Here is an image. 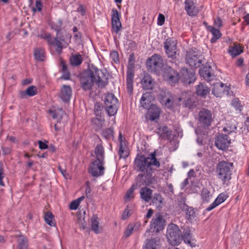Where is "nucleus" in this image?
Masks as SVG:
<instances>
[{
    "mask_svg": "<svg viewBox=\"0 0 249 249\" xmlns=\"http://www.w3.org/2000/svg\"><path fill=\"white\" fill-rule=\"evenodd\" d=\"M180 79L185 84H190L196 79L195 72L192 70L182 68L179 73Z\"/></svg>",
    "mask_w": 249,
    "mask_h": 249,
    "instance_id": "9b49d317",
    "label": "nucleus"
},
{
    "mask_svg": "<svg viewBox=\"0 0 249 249\" xmlns=\"http://www.w3.org/2000/svg\"><path fill=\"white\" fill-rule=\"evenodd\" d=\"M214 25L217 27H220L222 26V20L218 17L214 20Z\"/></svg>",
    "mask_w": 249,
    "mask_h": 249,
    "instance_id": "0e129e2a",
    "label": "nucleus"
},
{
    "mask_svg": "<svg viewBox=\"0 0 249 249\" xmlns=\"http://www.w3.org/2000/svg\"><path fill=\"white\" fill-rule=\"evenodd\" d=\"M58 168L65 178L68 179L69 178V175L67 173L65 169H62L60 166H58Z\"/></svg>",
    "mask_w": 249,
    "mask_h": 249,
    "instance_id": "4d7b16f0",
    "label": "nucleus"
},
{
    "mask_svg": "<svg viewBox=\"0 0 249 249\" xmlns=\"http://www.w3.org/2000/svg\"><path fill=\"white\" fill-rule=\"evenodd\" d=\"M36 8L33 7L32 8V10L34 12H36V10H37L38 11H40L41 10V9H42V4H41V3L40 0H37L36 1Z\"/></svg>",
    "mask_w": 249,
    "mask_h": 249,
    "instance_id": "6e6d98bb",
    "label": "nucleus"
},
{
    "mask_svg": "<svg viewBox=\"0 0 249 249\" xmlns=\"http://www.w3.org/2000/svg\"><path fill=\"white\" fill-rule=\"evenodd\" d=\"M171 133V131H170L166 126H160L157 131V133L163 138H168Z\"/></svg>",
    "mask_w": 249,
    "mask_h": 249,
    "instance_id": "2f4dec72",
    "label": "nucleus"
},
{
    "mask_svg": "<svg viewBox=\"0 0 249 249\" xmlns=\"http://www.w3.org/2000/svg\"><path fill=\"white\" fill-rule=\"evenodd\" d=\"M152 202L157 206V208L161 207L163 205V201L161 195L157 194H155L152 199Z\"/></svg>",
    "mask_w": 249,
    "mask_h": 249,
    "instance_id": "ea45409f",
    "label": "nucleus"
},
{
    "mask_svg": "<svg viewBox=\"0 0 249 249\" xmlns=\"http://www.w3.org/2000/svg\"><path fill=\"white\" fill-rule=\"evenodd\" d=\"M198 121L204 127L209 126L213 121L211 111L205 108L202 109L198 113Z\"/></svg>",
    "mask_w": 249,
    "mask_h": 249,
    "instance_id": "1a4fd4ad",
    "label": "nucleus"
},
{
    "mask_svg": "<svg viewBox=\"0 0 249 249\" xmlns=\"http://www.w3.org/2000/svg\"><path fill=\"white\" fill-rule=\"evenodd\" d=\"M232 105L235 107L236 109L241 110V106L240 105L239 100L238 99H234L232 101Z\"/></svg>",
    "mask_w": 249,
    "mask_h": 249,
    "instance_id": "3c124183",
    "label": "nucleus"
},
{
    "mask_svg": "<svg viewBox=\"0 0 249 249\" xmlns=\"http://www.w3.org/2000/svg\"><path fill=\"white\" fill-rule=\"evenodd\" d=\"M111 25L113 31L116 34L122 29L119 13L117 10L114 9L112 10Z\"/></svg>",
    "mask_w": 249,
    "mask_h": 249,
    "instance_id": "ddd939ff",
    "label": "nucleus"
},
{
    "mask_svg": "<svg viewBox=\"0 0 249 249\" xmlns=\"http://www.w3.org/2000/svg\"><path fill=\"white\" fill-rule=\"evenodd\" d=\"M210 91V89L205 83H200L196 87V94L202 97L205 98Z\"/></svg>",
    "mask_w": 249,
    "mask_h": 249,
    "instance_id": "a211bd4d",
    "label": "nucleus"
},
{
    "mask_svg": "<svg viewBox=\"0 0 249 249\" xmlns=\"http://www.w3.org/2000/svg\"><path fill=\"white\" fill-rule=\"evenodd\" d=\"M96 160L104 161V149L102 144H97L94 150Z\"/></svg>",
    "mask_w": 249,
    "mask_h": 249,
    "instance_id": "393cba45",
    "label": "nucleus"
},
{
    "mask_svg": "<svg viewBox=\"0 0 249 249\" xmlns=\"http://www.w3.org/2000/svg\"><path fill=\"white\" fill-rule=\"evenodd\" d=\"M231 143V140L226 134L218 135L215 142L216 146L220 150L226 149Z\"/></svg>",
    "mask_w": 249,
    "mask_h": 249,
    "instance_id": "4468645a",
    "label": "nucleus"
},
{
    "mask_svg": "<svg viewBox=\"0 0 249 249\" xmlns=\"http://www.w3.org/2000/svg\"><path fill=\"white\" fill-rule=\"evenodd\" d=\"M18 249H28V243L27 237L22 235L18 236Z\"/></svg>",
    "mask_w": 249,
    "mask_h": 249,
    "instance_id": "cd10ccee",
    "label": "nucleus"
},
{
    "mask_svg": "<svg viewBox=\"0 0 249 249\" xmlns=\"http://www.w3.org/2000/svg\"><path fill=\"white\" fill-rule=\"evenodd\" d=\"M201 198L204 202H209L212 197L211 192L207 189L204 188L201 191Z\"/></svg>",
    "mask_w": 249,
    "mask_h": 249,
    "instance_id": "c9c22d12",
    "label": "nucleus"
},
{
    "mask_svg": "<svg viewBox=\"0 0 249 249\" xmlns=\"http://www.w3.org/2000/svg\"><path fill=\"white\" fill-rule=\"evenodd\" d=\"M185 106L189 109H192L196 106V102L192 98H188L185 101Z\"/></svg>",
    "mask_w": 249,
    "mask_h": 249,
    "instance_id": "37998d69",
    "label": "nucleus"
},
{
    "mask_svg": "<svg viewBox=\"0 0 249 249\" xmlns=\"http://www.w3.org/2000/svg\"><path fill=\"white\" fill-rule=\"evenodd\" d=\"M154 100V97L153 96L151 92H146L142 95L141 98V105L143 108L148 109L152 106L154 105L151 104L152 101Z\"/></svg>",
    "mask_w": 249,
    "mask_h": 249,
    "instance_id": "2eb2a0df",
    "label": "nucleus"
},
{
    "mask_svg": "<svg viewBox=\"0 0 249 249\" xmlns=\"http://www.w3.org/2000/svg\"><path fill=\"white\" fill-rule=\"evenodd\" d=\"M149 113L150 114V119L151 121H154L159 118L160 112V109L156 105L152 106L148 109Z\"/></svg>",
    "mask_w": 249,
    "mask_h": 249,
    "instance_id": "b1692460",
    "label": "nucleus"
},
{
    "mask_svg": "<svg viewBox=\"0 0 249 249\" xmlns=\"http://www.w3.org/2000/svg\"><path fill=\"white\" fill-rule=\"evenodd\" d=\"M79 204L80 203L78 202V200L76 199L74 200L71 202L70 205V208L71 210H76Z\"/></svg>",
    "mask_w": 249,
    "mask_h": 249,
    "instance_id": "603ef678",
    "label": "nucleus"
},
{
    "mask_svg": "<svg viewBox=\"0 0 249 249\" xmlns=\"http://www.w3.org/2000/svg\"><path fill=\"white\" fill-rule=\"evenodd\" d=\"M166 236L169 242L172 245H178L181 241V231L178 227L174 224L168 225Z\"/></svg>",
    "mask_w": 249,
    "mask_h": 249,
    "instance_id": "20e7f679",
    "label": "nucleus"
},
{
    "mask_svg": "<svg viewBox=\"0 0 249 249\" xmlns=\"http://www.w3.org/2000/svg\"><path fill=\"white\" fill-rule=\"evenodd\" d=\"M182 239L185 242L190 243V235L189 232L186 231L183 235H181V240Z\"/></svg>",
    "mask_w": 249,
    "mask_h": 249,
    "instance_id": "864d4df0",
    "label": "nucleus"
},
{
    "mask_svg": "<svg viewBox=\"0 0 249 249\" xmlns=\"http://www.w3.org/2000/svg\"><path fill=\"white\" fill-rule=\"evenodd\" d=\"M177 43L171 39H167L164 42V48L166 53L169 57L174 59L176 57L177 52Z\"/></svg>",
    "mask_w": 249,
    "mask_h": 249,
    "instance_id": "f8f14e48",
    "label": "nucleus"
},
{
    "mask_svg": "<svg viewBox=\"0 0 249 249\" xmlns=\"http://www.w3.org/2000/svg\"><path fill=\"white\" fill-rule=\"evenodd\" d=\"M34 56L37 61H44L45 57L44 49L42 48L35 49L34 50Z\"/></svg>",
    "mask_w": 249,
    "mask_h": 249,
    "instance_id": "7c9ffc66",
    "label": "nucleus"
},
{
    "mask_svg": "<svg viewBox=\"0 0 249 249\" xmlns=\"http://www.w3.org/2000/svg\"><path fill=\"white\" fill-rule=\"evenodd\" d=\"M39 148L41 149H46L48 148V145L41 141L38 142Z\"/></svg>",
    "mask_w": 249,
    "mask_h": 249,
    "instance_id": "69168bd1",
    "label": "nucleus"
},
{
    "mask_svg": "<svg viewBox=\"0 0 249 249\" xmlns=\"http://www.w3.org/2000/svg\"><path fill=\"white\" fill-rule=\"evenodd\" d=\"M54 218L53 215L50 212H47L44 216V219L46 223L50 226H54L55 223L53 221Z\"/></svg>",
    "mask_w": 249,
    "mask_h": 249,
    "instance_id": "4c0bfd02",
    "label": "nucleus"
},
{
    "mask_svg": "<svg viewBox=\"0 0 249 249\" xmlns=\"http://www.w3.org/2000/svg\"><path fill=\"white\" fill-rule=\"evenodd\" d=\"M165 21L164 16L162 14H160L158 17V24L159 25H162Z\"/></svg>",
    "mask_w": 249,
    "mask_h": 249,
    "instance_id": "e2e57ef3",
    "label": "nucleus"
},
{
    "mask_svg": "<svg viewBox=\"0 0 249 249\" xmlns=\"http://www.w3.org/2000/svg\"><path fill=\"white\" fill-rule=\"evenodd\" d=\"M77 223L79 225L80 228L83 230L85 229L87 227V223L85 222L84 218L79 217L77 219Z\"/></svg>",
    "mask_w": 249,
    "mask_h": 249,
    "instance_id": "8fccbe9b",
    "label": "nucleus"
},
{
    "mask_svg": "<svg viewBox=\"0 0 249 249\" xmlns=\"http://www.w3.org/2000/svg\"><path fill=\"white\" fill-rule=\"evenodd\" d=\"M50 113L52 114V117L54 119H57L60 121L63 116H66V114L64 112L62 108L57 109L54 111H50Z\"/></svg>",
    "mask_w": 249,
    "mask_h": 249,
    "instance_id": "f704fd0d",
    "label": "nucleus"
},
{
    "mask_svg": "<svg viewBox=\"0 0 249 249\" xmlns=\"http://www.w3.org/2000/svg\"><path fill=\"white\" fill-rule=\"evenodd\" d=\"M185 9L187 14L190 16L196 15L198 12V10L195 6V3L192 0H185Z\"/></svg>",
    "mask_w": 249,
    "mask_h": 249,
    "instance_id": "f3484780",
    "label": "nucleus"
},
{
    "mask_svg": "<svg viewBox=\"0 0 249 249\" xmlns=\"http://www.w3.org/2000/svg\"><path fill=\"white\" fill-rule=\"evenodd\" d=\"M83 61V58L80 54L72 55L71 58V64L74 66L80 65Z\"/></svg>",
    "mask_w": 249,
    "mask_h": 249,
    "instance_id": "e433bc0d",
    "label": "nucleus"
},
{
    "mask_svg": "<svg viewBox=\"0 0 249 249\" xmlns=\"http://www.w3.org/2000/svg\"><path fill=\"white\" fill-rule=\"evenodd\" d=\"M134 75L131 71H128L126 76V85L128 93L130 95L133 92V79Z\"/></svg>",
    "mask_w": 249,
    "mask_h": 249,
    "instance_id": "c85d7f7f",
    "label": "nucleus"
},
{
    "mask_svg": "<svg viewBox=\"0 0 249 249\" xmlns=\"http://www.w3.org/2000/svg\"><path fill=\"white\" fill-rule=\"evenodd\" d=\"M61 65L62 66V71L63 73V75L61 78L64 79H69L70 73L68 71L67 66L63 61L61 62Z\"/></svg>",
    "mask_w": 249,
    "mask_h": 249,
    "instance_id": "79ce46f5",
    "label": "nucleus"
},
{
    "mask_svg": "<svg viewBox=\"0 0 249 249\" xmlns=\"http://www.w3.org/2000/svg\"><path fill=\"white\" fill-rule=\"evenodd\" d=\"M98 217L96 215H93L91 218V230L96 233L100 232L99 227V221H98Z\"/></svg>",
    "mask_w": 249,
    "mask_h": 249,
    "instance_id": "72a5a7b5",
    "label": "nucleus"
},
{
    "mask_svg": "<svg viewBox=\"0 0 249 249\" xmlns=\"http://www.w3.org/2000/svg\"><path fill=\"white\" fill-rule=\"evenodd\" d=\"M165 220L163 217L160 214L155 215L151 221L150 230L152 232H159L164 229Z\"/></svg>",
    "mask_w": 249,
    "mask_h": 249,
    "instance_id": "9d476101",
    "label": "nucleus"
},
{
    "mask_svg": "<svg viewBox=\"0 0 249 249\" xmlns=\"http://www.w3.org/2000/svg\"><path fill=\"white\" fill-rule=\"evenodd\" d=\"M3 170L1 164L0 163V185L3 186L4 185L2 179L4 178Z\"/></svg>",
    "mask_w": 249,
    "mask_h": 249,
    "instance_id": "13d9d810",
    "label": "nucleus"
},
{
    "mask_svg": "<svg viewBox=\"0 0 249 249\" xmlns=\"http://www.w3.org/2000/svg\"><path fill=\"white\" fill-rule=\"evenodd\" d=\"M104 77L105 75L102 71L92 65L88 70L85 71L81 75V86L85 90H89L95 83L98 87L103 88L107 84L103 80Z\"/></svg>",
    "mask_w": 249,
    "mask_h": 249,
    "instance_id": "f03ea898",
    "label": "nucleus"
},
{
    "mask_svg": "<svg viewBox=\"0 0 249 249\" xmlns=\"http://www.w3.org/2000/svg\"><path fill=\"white\" fill-rule=\"evenodd\" d=\"M141 198L145 202H149L152 198V190L146 187L141 188L140 191Z\"/></svg>",
    "mask_w": 249,
    "mask_h": 249,
    "instance_id": "4be33fe9",
    "label": "nucleus"
},
{
    "mask_svg": "<svg viewBox=\"0 0 249 249\" xmlns=\"http://www.w3.org/2000/svg\"><path fill=\"white\" fill-rule=\"evenodd\" d=\"M160 241L157 239H148L146 240L143 249H157L159 247Z\"/></svg>",
    "mask_w": 249,
    "mask_h": 249,
    "instance_id": "bb28decb",
    "label": "nucleus"
},
{
    "mask_svg": "<svg viewBox=\"0 0 249 249\" xmlns=\"http://www.w3.org/2000/svg\"><path fill=\"white\" fill-rule=\"evenodd\" d=\"M26 93L29 96H33L37 94V89L36 87L31 86L26 89Z\"/></svg>",
    "mask_w": 249,
    "mask_h": 249,
    "instance_id": "c03bdc74",
    "label": "nucleus"
},
{
    "mask_svg": "<svg viewBox=\"0 0 249 249\" xmlns=\"http://www.w3.org/2000/svg\"><path fill=\"white\" fill-rule=\"evenodd\" d=\"M103 135L107 139H109L113 137V129L111 128L106 129L103 131Z\"/></svg>",
    "mask_w": 249,
    "mask_h": 249,
    "instance_id": "de8ad7c7",
    "label": "nucleus"
},
{
    "mask_svg": "<svg viewBox=\"0 0 249 249\" xmlns=\"http://www.w3.org/2000/svg\"><path fill=\"white\" fill-rule=\"evenodd\" d=\"M110 56L112 59L115 62H117L119 61L118 53L116 51H113L110 53Z\"/></svg>",
    "mask_w": 249,
    "mask_h": 249,
    "instance_id": "5fc2aeb1",
    "label": "nucleus"
},
{
    "mask_svg": "<svg viewBox=\"0 0 249 249\" xmlns=\"http://www.w3.org/2000/svg\"><path fill=\"white\" fill-rule=\"evenodd\" d=\"M118 99L112 93H108L105 98L106 110L109 116H113L117 111Z\"/></svg>",
    "mask_w": 249,
    "mask_h": 249,
    "instance_id": "423d86ee",
    "label": "nucleus"
},
{
    "mask_svg": "<svg viewBox=\"0 0 249 249\" xmlns=\"http://www.w3.org/2000/svg\"><path fill=\"white\" fill-rule=\"evenodd\" d=\"M185 212L186 218L190 221H191L195 217V212L192 207H189Z\"/></svg>",
    "mask_w": 249,
    "mask_h": 249,
    "instance_id": "a19ab883",
    "label": "nucleus"
},
{
    "mask_svg": "<svg viewBox=\"0 0 249 249\" xmlns=\"http://www.w3.org/2000/svg\"><path fill=\"white\" fill-rule=\"evenodd\" d=\"M43 38L46 39L49 44H53V42L52 40L53 38L51 37L49 34H45L42 35Z\"/></svg>",
    "mask_w": 249,
    "mask_h": 249,
    "instance_id": "bf43d9fd",
    "label": "nucleus"
},
{
    "mask_svg": "<svg viewBox=\"0 0 249 249\" xmlns=\"http://www.w3.org/2000/svg\"><path fill=\"white\" fill-rule=\"evenodd\" d=\"M233 168V163L225 161H220L217 165L216 172L218 178L221 179L223 185L229 184L231 179V170Z\"/></svg>",
    "mask_w": 249,
    "mask_h": 249,
    "instance_id": "7ed1b4c3",
    "label": "nucleus"
},
{
    "mask_svg": "<svg viewBox=\"0 0 249 249\" xmlns=\"http://www.w3.org/2000/svg\"><path fill=\"white\" fill-rule=\"evenodd\" d=\"M134 166L137 171L144 173L137 176L135 183L133 184L137 188L142 186L148 185L151 183V173L154 169L152 167L159 168L160 163L157 160L154 152L151 153L148 157L143 156L137 157L134 161Z\"/></svg>",
    "mask_w": 249,
    "mask_h": 249,
    "instance_id": "f257e3e1",
    "label": "nucleus"
},
{
    "mask_svg": "<svg viewBox=\"0 0 249 249\" xmlns=\"http://www.w3.org/2000/svg\"><path fill=\"white\" fill-rule=\"evenodd\" d=\"M136 189L135 186L132 185L130 188L127 191L125 196V198L128 200L133 198L134 197L133 193Z\"/></svg>",
    "mask_w": 249,
    "mask_h": 249,
    "instance_id": "49530a36",
    "label": "nucleus"
},
{
    "mask_svg": "<svg viewBox=\"0 0 249 249\" xmlns=\"http://www.w3.org/2000/svg\"><path fill=\"white\" fill-rule=\"evenodd\" d=\"M212 93L216 97H220L224 93L226 86L222 83L217 82L213 84Z\"/></svg>",
    "mask_w": 249,
    "mask_h": 249,
    "instance_id": "6ab92c4d",
    "label": "nucleus"
},
{
    "mask_svg": "<svg viewBox=\"0 0 249 249\" xmlns=\"http://www.w3.org/2000/svg\"><path fill=\"white\" fill-rule=\"evenodd\" d=\"M236 129V126L235 125H232L229 127H224L223 128V131L225 132H228V133H231L232 131H234Z\"/></svg>",
    "mask_w": 249,
    "mask_h": 249,
    "instance_id": "680f3d73",
    "label": "nucleus"
},
{
    "mask_svg": "<svg viewBox=\"0 0 249 249\" xmlns=\"http://www.w3.org/2000/svg\"><path fill=\"white\" fill-rule=\"evenodd\" d=\"M119 154L120 158L125 159L128 156V152L127 151H124L123 145L121 142L120 146Z\"/></svg>",
    "mask_w": 249,
    "mask_h": 249,
    "instance_id": "09e8293b",
    "label": "nucleus"
},
{
    "mask_svg": "<svg viewBox=\"0 0 249 249\" xmlns=\"http://www.w3.org/2000/svg\"><path fill=\"white\" fill-rule=\"evenodd\" d=\"M179 207L183 211H185L189 207L184 201H180L179 203Z\"/></svg>",
    "mask_w": 249,
    "mask_h": 249,
    "instance_id": "338daca9",
    "label": "nucleus"
},
{
    "mask_svg": "<svg viewBox=\"0 0 249 249\" xmlns=\"http://www.w3.org/2000/svg\"><path fill=\"white\" fill-rule=\"evenodd\" d=\"M142 83L145 89H151L153 86V81L151 76L148 74L144 75Z\"/></svg>",
    "mask_w": 249,
    "mask_h": 249,
    "instance_id": "a878e982",
    "label": "nucleus"
},
{
    "mask_svg": "<svg viewBox=\"0 0 249 249\" xmlns=\"http://www.w3.org/2000/svg\"><path fill=\"white\" fill-rule=\"evenodd\" d=\"M71 89L70 86L63 85L61 89L59 97L64 102H68L71 96Z\"/></svg>",
    "mask_w": 249,
    "mask_h": 249,
    "instance_id": "dca6fc26",
    "label": "nucleus"
},
{
    "mask_svg": "<svg viewBox=\"0 0 249 249\" xmlns=\"http://www.w3.org/2000/svg\"><path fill=\"white\" fill-rule=\"evenodd\" d=\"M226 198L227 196L226 195H225L224 194H220L217 196V197L216 198L214 201L206 209V211H211L215 207H216L217 206H218L219 204L224 202L226 199Z\"/></svg>",
    "mask_w": 249,
    "mask_h": 249,
    "instance_id": "5701e85b",
    "label": "nucleus"
},
{
    "mask_svg": "<svg viewBox=\"0 0 249 249\" xmlns=\"http://www.w3.org/2000/svg\"><path fill=\"white\" fill-rule=\"evenodd\" d=\"M243 47L239 46L234 44L233 46L230 47L229 49V53L233 56L239 55L243 52Z\"/></svg>",
    "mask_w": 249,
    "mask_h": 249,
    "instance_id": "473e14b6",
    "label": "nucleus"
},
{
    "mask_svg": "<svg viewBox=\"0 0 249 249\" xmlns=\"http://www.w3.org/2000/svg\"><path fill=\"white\" fill-rule=\"evenodd\" d=\"M186 61L190 66L197 68L201 63V56L196 49H192L187 52Z\"/></svg>",
    "mask_w": 249,
    "mask_h": 249,
    "instance_id": "0eeeda50",
    "label": "nucleus"
},
{
    "mask_svg": "<svg viewBox=\"0 0 249 249\" xmlns=\"http://www.w3.org/2000/svg\"><path fill=\"white\" fill-rule=\"evenodd\" d=\"M177 99L178 100V101L181 100L180 98L175 99L173 96H170L166 98L165 100V106L168 108L172 107L173 106L177 104L176 100Z\"/></svg>",
    "mask_w": 249,
    "mask_h": 249,
    "instance_id": "58836bf2",
    "label": "nucleus"
},
{
    "mask_svg": "<svg viewBox=\"0 0 249 249\" xmlns=\"http://www.w3.org/2000/svg\"><path fill=\"white\" fill-rule=\"evenodd\" d=\"M129 215V211L127 209H125L123 214H122V219H125L127 218V217Z\"/></svg>",
    "mask_w": 249,
    "mask_h": 249,
    "instance_id": "774afa93",
    "label": "nucleus"
},
{
    "mask_svg": "<svg viewBox=\"0 0 249 249\" xmlns=\"http://www.w3.org/2000/svg\"><path fill=\"white\" fill-rule=\"evenodd\" d=\"M211 71V66L206 63L204 67L199 70V74L204 79L209 80L210 78L212 76Z\"/></svg>",
    "mask_w": 249,
    "mask_h": 249,
    "instance_id": "412c9836",
    "label": "nucleus"
},
{
    "mask_svg": "<svg viewBox=\"0 0 249 249\" xmlns=\"http://www.w3.org/2000/svg\"><path fill=\"white\" fill-rule=\"evenodd\" d=\"M104 161L95 160L91 163L89 169V173L93 177H98L104 173Z\"/></svg>",
    "mask_w": 249,
    "mask_h": 249,
    "instance_id": "6e6552de",
    "label": "nucleus"
},
{
    "mask_svg": "<svg viewBox=\"0 0 249 249\" xmlns=\"http://www.w3.org/2000/svg\"><path fill=\"white\" fill-rule=\"evenodd\" d=\"M148 70L154 73L159 72L163 66L162 59L158 54H154L149 58L146 63Z\"/></svg>",
    "mask_w": 249,
    "mask_h": 249,
    "instance_id": "39448f33",
    "label": "nucleus"
},
{
    "mask_svg": "<svg viewBox=\"0 0 249 249\" xmlns=\"http://www.w3.org/2000/svg\"><path fill=\"white\" fill-rule=\"evenodd\" d=\"M133 231V227L132 226H128L127 229L124 232V236L125 237H128L132 233Z\"/></svg>",
    "mask_w": 249,
    "mask_h": 249,
    "instance_id": "052dcab7",
    "label": "nucleus"
},
{
    "mask_svg": "<svg viewBox=\"0 0 249 249\" xmlns=\"http://www.w3.org/2000/svg\"><path fill=\"white\" fill-rule=\"evenodd\" d=\"M52 40L53 42V45L57 47L56 51L60 52L62 49V40H60L57 38H53Z\"/></svg>",
    "mask_w": 249,
    "mask_h": 249,
    "instance_id": "a18cd8bd",
    "label": "nucleus"
},
{
    "mask_svg": "<svg viewBox=\"0 0 249 249\" xmlns=\"http://www.w3.org/2000/svg\"><path fill=\"white\" fill-rule=\"evenodd\" d=\"M207 29L209 31H210L212 33L213 36V37L211 40V42L212 43L215 42L218 39H219L221 36V34L220 33L219 30L217 29H215L214 27L212 26H208Z\"/></svg>",
    "mask_w": 249,
    "mask_h": 249,
    "instance_id": "c756f323",
    "label": "nucleus"
},
{
    "mask_svg": "<svg viewBox=\"0 0 249 249\" xmlns=\"http://www.w3.org/2000/svg\"><path fill=\"white\" fill-rule=\"evenodd\" d=\"M169 69V72L168 73L165 72L164 77L168 80L170 82L175 83L177 82L180 79V75L178 74L174 71L171 67L168 68Z\"/></svg>",
    "mask_w": 249,
    "mask_h": 249,
    "instance_id": "aec40b11",
    "label": "nucleus"
}]
</instances>
